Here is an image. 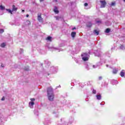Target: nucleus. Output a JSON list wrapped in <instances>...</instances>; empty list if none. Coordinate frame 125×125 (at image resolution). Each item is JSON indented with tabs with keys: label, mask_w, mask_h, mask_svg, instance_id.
Instances as JSON below:
<instances>
[{
	"label": "nucleus",
	"mask_w": 125,
	"mask_h": 125,
	"mask_svg": "<svg viewBox=\"0 0 125 125\" xmlns=\"http://www.w3.org/2000/svg\"><path fill=\"white\" fill-rule=\"evenodd\" d=\"M96 98L98 100H101V95H97Z\"/></svg>",
	"instance_id": "ddd939ff"
},
{
	"label": "nucleus",
	"mask_w": 125,
	"mask_h": 125,
	"mask_svg": "<svg viewBox=\"0 0 125 125\" xmlns=\"http://www.w3.org/2000/svg\"><path fill=\"white\" fill-rule=\"evenodd\" d=\"M47 93L48 100L53 101L54 100V94L53 93V89L51 87L47 88Z\"/></svg>",
	"instance_id": "f257e3e1"
},
{
	"label": "nucleus",
	"mask_w": 125,
	"mask_h": 125,
	"mask_svg": "<svg viewBox=\"0 0 125 125\" xmlns=\"http://www.w3.org/2000/svg\"><path fill=\"white\" fill-rule=\"evenodd\" d=\"M22 12H25V10H22Z\"/></svg>",
	"instance_id": "e433bc0d"
},
{
	"label": "nucleus",
	"mask_w": 125,
	"mask_h": 125,
	"mask_svg": "<svg viewBox=\"0 0 125 125\" xmlns=\"http://www.w3.org/2000/svg\"><path fill=\"white\" fill-rule=\"evenodd\" d=\"M37 20H38L39 22H40V23H42V22H43V19L42 18L41 13L38 14Z\"/></svg>",
	"instance_id": "7ed1b4c3"
},
{
	"label": "nucleus",
	"mask_w": 125,
	"mask_h": 125,
	"mask_svg": "<svg viewBox=\"0 0 125 125\" xmlns=\"http://www.w3.org/2000/svg\"><path fill=\"white\" fill-rule=\"evenodd\" d=\"M96 56H98V57H101V54L100 53V54H98V53H97L96 54Z\"/></svg>",
	"instance_id": "b1692460"
},
{
	"label": "nucleus",
	"mask_w": 125,
	"mask_h": 125,
	"mask_svg": "<svg viewBox=\"0 0 125 125\" xmlns=\"http://www.w3.org/2000/svg\"><path fill=\"white\" fill-rule=\"evenodd\" d=\"M120 76H121V77H125V72H124V71H122L120 73Z\"/></svg>",
	"instance_id": "6ab92c4d"
},
{
	"label": "nucleus",
	"mask_w": 125,
	"mask_h": 125,
	"mask_svg": "<svg viewBox=\"0 0 125 125\" xmlns=\"http://www.w3.org/2000/svg\"><path fill=\"white\" fill-rule=\"evenodd\" d=\"M113 82L114 83L113 84H118V81L117 80H114Z\"/></svg>",
	"instance_id": "a878e982"
},
{
	"label": "nucleus",
	"mask_w": 125,
	"mask_h": 125,
	"mask_svg": "<svg viewBox=\"0 0 125 125\" xmlns=\"http://www.w3.org/2000/svg\"><path fill=\"white\" fill-rule=\"evenodd\" d=\"M101 105H104V104H102V103H101Z\"/></svg>",
	"instance_id": "4c0bfd02"
},
{
	"label": "nucleus",
	"mask_w": 125,
	"mask_h": 125,
	"mask_svg": "<svg viewBox=\"0 0 125 125\" xmlns=\"http://www.w3.org/2000/svg\"><path fill=\"white\" fill-rule=\"evenodd\" d=\"M34 105H35V103L34 102H30L29 103V106L31 109L34 107Z\"/></svg>",
	"instance_id": "423d86ee"
},
{
	"label": "nucleus",
	"mask_w": 125,
	"mask_h": 125,
	"mask_svg": "<svg viewBox=\"0 0 125 125\" xmlns=\"http://www.w3.org/2000/svg\"><path fill=\"white\" fill-rule=\"evenodd\" d=\"M31 102H33V101H35V100H36V99H35V98H31L30 99Z\"/></svg>",
	"instance_id": "c85d7f7f"
},
{
	"label": "nucleus",
	"mask_w": 125,
	"mask_h": 125,
	"mask_svg": "<svg viewBox=\"0 0 125 125\" xmlns=\"http://www.w3.org/2000/svg\"><path fill=\"white\" fill-rule=\"evenodd\" d=\"M82 59L83 61H87L88 60V54L86 53H83L82 54Z\"/></svg>",
	"instance_id": "f03ea898"
},
{
	"label": "nucleus",
	"mask_w": 125,
	"mask_h": 125,
	"mask_svg": "<svg viewBox=\"0 0 125 125\" xmlns=\"http://www.w3.org/2000/svg\"><path fill=\"white\" fill-rule=\"evenodd\" d=\"M92 92L94 94H96V90L93 89Z\"/></svg>",
	"instance_id": "bb28decb"
},
{
	"label": "nucleus",
	"mask_w": 125,
	"mask_h": 125,
	"mask_svg": "<svg viewBox=\"0 0 125 125\" xmlns=\"http://www.w3.org/2000/svg\"><path fill=\"white\" fill-rule=\"evenodd\" d=\"M54 12L56 13V14H58L59 13V11H58V8L57 7L55 6L54 9Z\"/></svg>",
	"instance_id": "0eeeda50"
},
{
	"label": "nucleus",
	"mask_w": 125,
	"mask_h": 125,
	"mask_svg": "<svg viewBox=\"0 0 125 125\" xmlns=\"http://www.w3.org/2000/svg\"><path fill=\"white\" fill-rule=\"evenodd\" d=\"M4 99H5V98H4V97H3L1 99L2 101H4Z\"/></svg>",
	"instance_id": "72a5a7b5"
},
{
	"label": "nucleus",
	"mask_w": 125,
	"mask_h": 125,
	"mask_svg": "<svg viewBox=\"0 0 125 125\" xmlns=\"http://www.w3.org/2000/svg\"><path fill=\"white\" fill-rule=\"evenodd\" d=\"M110 31H111V29H110V28H107L105 30V33H106V34H108L110 33Z\"/></svg>",
	"instance_id": "a211bd4d"
},
{
	"label": "nucleus",
	"mask_w": 125,
	"mask_h": 125,
	"mask_svg": "<svg viewBox=\"0 0 125 125\" xmlns=\"http://www.w3.org/2000/svg\"><path fill=\"white\" fill-rule=\"evenodd\" d=\"M88 5V4H87V3H84V6H87Z\"/></svg>",
	"instance_id": "2f4dec72"
},
{
	"label": "nucleus",
	"mask_w": 125,
	"mask_h": 125,
	"mask_svg": "<svg viewBox=\"0 0 125 125\" xmlns=\"http://www.w3.org/2000/svg\"><path fill=\"white\" fill-rule=\"evenodd\" d=\"M55 18L56 19V20H59L60 17H55Z\"/></svg>",
	"instance_id": "c756f323"
},
{
	"label": "nucleus",
	"mask_w": 125,
	"mask_h": 125,
	"mask_svg": "<svg viewBox=\"0 0 125 125\" xmlns=\"http://www.w3.org/2000/svg\"><path fill=\"white\" fill-rule=\"evenodd\" d=\"M6 46V44L5 42H3L0 44L1 47H5Z\"/></svg>",
	"instance_id": "2eb2a0df"
},
{
	"label": "nucleus",
	"mask_w": 125,
	"mask_h": 125,
	"mask_svg": "<svg viewBox=\"0 0 125 125\" xmlns=\"http://www.w3.org/2000/svg\"><path fill=\"white\" fill-rule=\"evenodd\" d=\"M96 22L97 23L101 24V20H96Z\"/></svg>",
	"instance_id": "4be33fe9"
},
{
	"label": "nucleus",
	"mask_w": 125,
	"mask_h": 125,
	"mask_svg": "<svg viewBox=\"0 0 125 125\" xmlns=\"http://www.w3.org/2000/svg\"><path fill=\"white\" fill-rule=\"evenodd\" d=\"M6 10L9 13H11V14H12L13 11H11V10H10V9H7Z\"/></svg>",
	"instance_id": "aec40b11"
},
{
	"label": "nucleus",
	"mask_w": 125,
	"mask_h": 125,
	"mask_svg": "<svg viewBox=\"0 0 125 125\" xmlns=\"http://www.w3.org/2000/svg\"><path fill=\"white\" fill-rule=\"evenodd\" d=\"M52 39V37L50 36H48L46 39V41H48L49 42H51V39Z\"/></svg>",
	"instance_id": "4468645a"
},
{
	"label": "nucleus",
	"mask_w": 125,
	"mask_h": 125,
	"mask_svg": "<svg viewBox=\"0 0 125 125\" xmlns=\"http://www.w3.org/2000/svg\"><path fill=\"white\" fill-rule=\"evenodd\" d=\"M3 120V116H2V115H1V114H0V125H1V124H2Z\"/></svg>",
	"instance_id": "6e6552de"
},
{
	"label": "nucleus",
	"mask_w": 125,
	"mask_h": 125,
	"mask_svg": "<svg viewBox=\"0 0 125 125\" xmlns=\"http://www.w3.org/2000/svg\"><path fill=\"white\" fill-rule=\"evenodd\" d=\"M26 23L27 25H31V21H27Z\"/></svg>",
	"instance_id": "5701e85b"
},
{
	"label": "nucleus",
	"mask_w": 125,
	"mask_h": 125,
	"mask_svg": "<svg viewBox=\"0 0 125 125\" xmlns=\"http://www.w3.org/2000/svg\"><path fill=\"white\" fill-rule=\"evenodd\" d=\"M86 26L88 28H90V27H91V26H92V23H91V22H89L87 23Z\"/></svg>",
	"instance_id": "1a4fd4ad"
},
{
	"label": "nucleus",
	"mask_w": 125,
	"mask_h": 125,
	"mask_svg": "<svg viewBox=\"0 0 125 125\" xmlns=\"http://www.w3.org/2000/svg\"><path fill=\"white\" fill-rule=\"evenodd\" d=\"M102 76H100L99 77V80L100 81V80H102Z\"/></svg>",
	"instance_id": "7c9ffc66"
},
{
	"label": "nucleus",
	"mask_w": 125,
	"mask_h": 125,
	"mask_svg": "<svg viewBox=\"0 0 125 125\" xmlns=\"http://www.w3.org/2000/svg\"><path fill=\"white\" fill-rule=\"evenodd\" d=\"M120 48L121 49H125V47L124 46V45H121V46H120Z\"/></svg>",
	"instance_id": "cd10ccee"
},
{
	"label": "nucleus",
	"mask_w": 125,
	"mask_h": 125,
	"mask_svg": "<svg viewBox=\"0 0 125 125\" xmlns=\"http://www.w3.org/2000/svg\"><path fill=\"white\" fill-rule=\"evenodd\" d=\"M22 52H23V49H20V53H22Z\"/></svg>",
	"instance_id": "473e14b6"
},
{
	"label": "nucleus",
	"mask_w": 125,
	"mask_h": 125,
	"mask_svg": "<svg viewBox=\"0 0 125 125\" xmlns=\"http://www.w3.org/2000/svg\"><path fill=\"white\" fill-rule=\"evenodd\" d=\"M116 4V2L114 1L111 2V3L110 4L111 6H114V5H115Z\"/></svg>",
	"instance_id": "412c9836"
},
{
	"label": "nucleus",
	"mask_w": 125,
	"mask_h": 125,
	"mask_svg": "<svg viewBox=\"0 0 125 125\" xmlns=\"http://www.w3.org/2000/svg\"><path fill=\"white\" fill-rule=\"evenodd\" d=\"M100 2L101 3V8H104V7H105L106 4H107V3L106 2V1L105 0H100Z\"/></svg>",
	"instance_id": "20e7f679"
},
{
	"label": "nucleus",
	"mask_w": 125,
	"mask_h": 125,
	"mask_svg": "<svg viewBox=\"0 0 125 125\" xmlns=\"http://www.w3.org/2000/svg\"><path fill=\"white\" fill-rule=\"evenodd\" d=\"M76 32H72L71 34V36L72 38H75V36H76Z\"/></svg>",
	"instance_id": "f3484780"
},
{
	"label": "nucleus",
	"mask_w": 125,
	"mask_h": 125,
	"mask_svg": "<svg viewBox=\"0 0 125 125\" xmlns=\"http://www.w3.org/2000/svg\"><path fill=\"white\" fill-rule=\"evenodd\" d=\"M98 67V65H93L91 64H89V65H87V69H95L96 68H97Z\"/></svg>",
	"instance_id": "39448f33"
},
{
	"label": "nucleus",
	"mask_w": 125,
	"mask_h": 125,
	"mask_svg": "<svg viewBox=\"0 0 125 125\" xmlns=\"http://www.w3.org/2000/svg\"><path fill=\"white\" fill-rule=\"evenodd\" d=\"M94 34H95V35H96V36H98L99 35V31L97 30H95L94 31Z\"/></svg>",
	"instance_id": "9d476101"
},
{
	"label": "nucleus",
	"mask_w": 125,
	"mask_h": 125,
	"mask_svg": "<svg viewBox=\"0 0 125 125\" xmlns=\"http://www.w3.org/2000/svg\"><path fill=\"white\" fill-rule=\"evenodd\" d=\"M1 67H3V65H1Z\"/></svg>",
	"instance_id": "79ce46f5"
},
{
	"label": "nucleus",
	"mask_w": 125,
	"mask_h": 125,
	"mask_svg": "<svg viewBox=\"0 0 125 125\" xmlns=\"http://www.w3.org/2000/svg\"><path fill=\"white\" fill-rule=\"evenodd\" d=\"M17 8L14 5H13L12 11H17Z\"/></svg>",
	"instance_id": "f8f14e48"
},
{
	"label": "nucleus",
	"mask_w": 125,
	"mask_h": 125,
	"mask_svg": "<svg viewBox=\"0 0 125 125\" xmlns=\"http://www.w3.org/2000/svg\"><path fill=\"white\" fill-rule=\"evenodd\" d=\"M0 10H4L5 9V7L2 6V5H0Z\"/></svg>",
	"instance_id": "dca6fc26"
},
{
	"label": "nucleus",
	"mask_w": 125,
	"mask_h": 125,
	"mask_svg": "<svg viewBox=\"0 0 125 125\" xmlns=\"http://www.w3.org/2000/svg\"><path fill=\"white\" fill-rule=\"evenodd\" d=\"M26 17H29V15H26Z\"/></svg>",
	"instance_id": "ea45409f"
},
{
	"label": "nucleus",
	"mask_w": 125,
	"mask_h": 125,
	"mask_svg": "<svg viewBox=\"0 0 125 125\" xmlns=\"http://www.w3.org/2000/svg\"><path fill=\"white\" fill-rule=\"evenodd\" d=\"M4 32V30L3 29H0V34H2Z\"/></svg>",
	"instance_id": "393cba45"
},
{
	"label": "nucleus",
	"mask_w": 125,
	"mask_h": 125,
	"mask_svg": "<svg viewBox=\"0 0 125 125\" xmlns=\"http://www.w3.org/2000/svg\"><path fill=\"white\" fill-rule=\"evenodd\" d=\"M76 27H75L72 28V30H76Z\"/></svg>",
	"instance_id": "c9c22d12"
},
{
	"label": "nucleus",
	"mask_w": 125,
	"mask_h": 125,
	"mask_svg": "<svg viewBox=\"0 0 125 125\" xmlns=\"http://www.w3.org/2000/svg\"><path fill=\"white\" fill-rule=\"evenodd\" d=\"M24 70H25V71H28L29 70V67H27V68H24Z\"/></svg>",
	"instance_id": "f704fd0d"
},
{
	"label": "nucleus",
	"mask_w": 125,
	"mask_h": 125,
	"mask_svg": "<svg viewBox=\"0 0 125 125\" xmlns=\"http://www.w3.org/2000/svg\"><path fill=\"white\" fill-rule=\"evenodd\" d=\"M106 67H109V65H108V64H106Z\"/></svg>",
	"instance_id": "a19ab883"
},
{
	"label": "nucleus",
	"mask_w": 125,
	"mask_h": 125,
	"mask_svg": "<svg viewBox=\"0 0 125 125\" xmlns=\"http://www.w3.org/2000/svg\"><path fill=\"white\" fill-rule=\"evenodd\" d=\"M44 0H40V1H43Z\"/></svg>",
	"instance_id": "58836bf2"
},
{
	"label": "nucleus",
	"mask_w": 125,
	"mask_h": 125,
	"mask_svg": "<svg viewBox=\"0 0 125 125\" xmlns=\"http://www.w3.org/2000/svg\"><path fill=\"white\" fill-rule=\"evenodd\" d=\"M113 74H117L118 73V69H116V68H114L112 71Z\"/></svg>",
	"instance_id": "9b49d317"
}]
</instances>
